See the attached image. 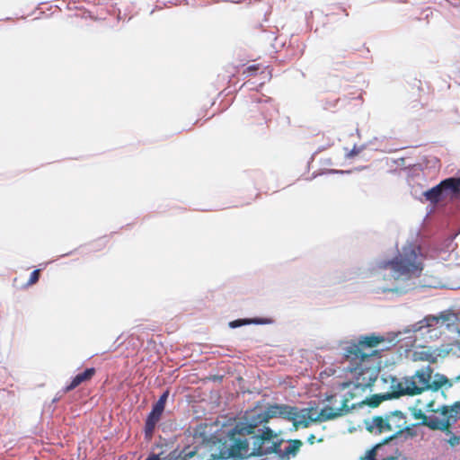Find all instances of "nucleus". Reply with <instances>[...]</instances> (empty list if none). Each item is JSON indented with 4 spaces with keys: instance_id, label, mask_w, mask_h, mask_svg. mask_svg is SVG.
Listing matches in <instances>:
<instances>
[{
    "instance_id": "19",
    "label": "nucleus",
    "mask_w": 460,
    "mask_h": 460,
    "mask_svg": "<svg viewBox=\"0 0 460 460\" xmlns=\"http://www.w3.org/2000/svg\"><path fill=\"white\" fill-rule=\"evenodd\" d=\"M261 66L259 64H253L249 66H247L243 71V74L246 76H252L256 75V73L260 70Z\"/></svg>"
},
{
    "instance_id": "2",
    "label": "nucleus",
    "mask_w": 460,
    "mask_h": 460,
    "mask_svg": "<svg viewBox=\"0 0 460 460\" xmlns=\"http://www.w3.org/2000/svg\"><path fill=\"white\" fill-rule=\"evenodd\" d=\"M385 341L384 336L371 333L347 342L343 349L346 369L351 374L357 387L369 388L376 381L382 357L376 347Z\"/></svg>"
},
{
    "instance_id": "10",
    "label": "nucleus",
    "mask_w": 460,
    "mask_h": 460,
    "mask_svg": "<svg viewBox=\"0 0 460 460\" xmlns=\"http://www.w3.org/2000/svg\"><path fill=\"white\" fill-rule=\"evenodd\" d=\"M347 402H348L347 400H344L342 406L338 409H334L332 407L326 406L323 409H322L321 411L319 412V414L317 416H315L313 420H320L321 422H323V421L337 419L349 411V407H348Z\"/></svg>"
},
{
    "instance_id": "20",
    "label": "nucleus",
    "mask_w": 460,
    "mask_h": 460,
    "mask_svg": "<svg viewBox=\"0 0 460 460\" xmlns=\"http://www.w3.org/2000/svg\"><path fill=\"white\" fill-rule=\"evenodd\" d=\"M40 276V270H35L31 273L30 279L27 282V286H31L39 281Z\"/></svg>"
},
{
    "instance_id": "23",
    "label": "nucleus",
    "mask_w": 460,
    "mask_h": 460,
    "mask_svg": "<svg viewBox=\"0 0 460 460\" xmlns=\"http://www.w3.org/2000/svg\"><path fill=\"white\" fill-rule=\"evenodd\" d=\"M378 289L381 292L385 293L388 291L395 292V291H397L398 288H397V287H394V286H384V287L378 288Z\"/></svg>"
},
{
    "instance_id": "24",
    "label": "nucleus",
    "mask_w": 460,
    "mask_h": 460,
    "mask_svg": "<svg viewBox=\"0 0 460 460\" xmlns=\"http://www.w3.org/2000/svg\"><path fill=\"white\" fill-rule=\"evenodd\" d=\"M380 402V399L377 398V397H372L369 401H368V405H370L371 407H376Z\"/></svg>"
},
{
    "instance_id": "3",
    "label": "nucleus",
    "mask_w": 460,
    "mask_h": 460,
    "mask_svg": "<svg viewBox=\"0 0 460 460\" xmlns=\"http://www.w3.org/2000/svg\"><path fill=\"white\" fill-rule=\"evenodd\" d=\"M422 270L420 247L410 243L403 246L394 260L384 261L378 263L375 274L377 280L383 279L391 281L419 277Z\"/></svg>"
},
{
    "instance_id": "9",
    "label": "nucleus",
    "mask_w": 460,
    "mask_h": 460,
    "mask_svg": "<svg viewBox=\"0 0 460 460\" xmlns=\"http://www.w3.org/2000/svg\"><path fill=\"white\" fill-rule=\"evenodd\" d=\"M385 416L387 421L386 429H388L390 432H393V435L385 438L383 444L395 438L399 434L402 433L404 429L410 430L406 426V416L402 411H394L387 413Z\"/></svg>"
},
{
    "instance_id": "1",
    "label": "nucleus",
    "mask_w": 460,
    "mask_h": 460,
    "mask_svg": "<svg viewBox=\"0 0 460 460\" xmlns=\"http://www.w3.org/2000/svg\"><path fill=\"white\" fill-rule=\"evenodd\" d=\"M263 415H266V410L260 412L256 411L246 412L245 422H238L229 431L219 449L218 456H213L212 460L243 459L277 453L281 440L272 429L264 427L261 432L256 433L260 425L268 422L261 420Z\"/></svg>"
},
{
    "instance_id": "26",
    "label": "nucleus",
    "mask_w": 460,
    "mask_h": 460,
    "mask_svg": "<svg viewBox=\"0 0 460 460\" xmlns=\"http://www.w3.org/2000/svg\"><path fill=\"white\" fill-rule=\"evenodd\" d=\"M146 460H160V457L158 455L152 454Z\"/></svg>"
},
{
    "instance_id": "25",
    "label": "nucleus",
    "mask_w": 460,
    "mask_h": 460,
    "mask_svg": "<svg viewBox=\"0 0 460 460\" xmlns=\"http://www.w3.org/2000/svg\"><path fill=\"white\" fill-rule=\"evenodd\" d=\"M315 442V436L314 434H311L308 438H307V443L310 444V445H314Z\"/></svg>"
},
{
    "instance_id": "4",
    "label": "nucleus",
    "mask_w": 460,
    "mask_h": 460,
    "mask_svg": "<svg viewBox=\"0 0 460 460\" xmlns=\"http://www.w3.org/2000/svg\"><path fill=\"white\" fill-rule=\"evenodd\" d=\"M430 366L422 367L411 376L404 377L402 380H393V394L395 397L402 395H418L425 391H438L444 385L451 387L453 383L446 376L435 374Z\"/></svg>"
},
{
    "instance_id": "15",
    "label": "nucleus",
    "mask_w": 460,
    "mask_h": 460,
    "mask_svg": "<svg viewBox=\"0 0 460 460\" xmlns=\"http://www.w3.org/2000/svg\"><path fill=\"white\" fill-rule=\"evenodd\" d=\"M303 446V442L300 439H291L288 441V446L286 447L283 450V456L287 458L290 456H295L300 447Z\"/></svg>"
},
{
    "instance_id": "18",
    "label": "nucleus",
    "mask_w": 460,
    "mask_h": 460,
    "mask_svg": "<svg viewBox=\"0 0 460 460\" xmlns=\"http://www.w3.org/2000/svg\"><path fill=\"white\" fill-rule=\"evenodd\" d=\"M169 395V392H164L158 399V401L153 405V407L164 411L165 403Z\"/></svg>"
},
{
    "instance_id": "12",
    "label": "nucleus",
    "mask_w": 460,
    "mask_h": 460,
    "mask_svg": "<svg viewBox=\"0 0 460 460\" xmlns=\"http://www.w3.org/2000/svg\"><path fill=\"white\" fill-rule=\"evenodd\" d=\"M444 196L449 195L451 199L460 196V178L451 177L440 182Z\"/></svg>"
},
{
    "instance_id": "28",
    "label": "nucleus",
    "mask_w": 460,
    "mask_h": 460,
    "mask_svg": "<svg viewBox=\"0 0 460 460\" xmlns=\"http://www.w3.org/2000/svg\"><path fill=\"white\" fill-rule=\"evenodd\" d=\"M265 102H266V103H270V106H272V104H271V99H270V98L266 99V100H265Z\"/></svg>"
},
{
    "instance_id": "8",
    "label": "nucleus",
    "mask_w": 460,
    "mask_h": 460,
    "mask_svg": "<svg viewBox=\"0 0 460 460\" xmlns=\"http://www.w3.org/2000/svg\"><path fill=\"white\" fill-rule=\"evenodd\" d=\"M446 356L445 351L433 346L418 345L410 351V358L414 362H428L429 364H436L439 358Z\"/></svg>"
},
{
    "instance_id": "29",
    "label": "nucleus",
    "mask_w": 460,
    "mask_h": 460,
    "mask_svg": "<svg viewBox=\"0 0 460 460\" xmlns=\"http://www.w3.org/2000/svg\"><path fill=\"white\" fill-rule=\"evenodd\" d=\"M323 438H321L317 439V442H320V443H321V442H323Z\"/></svg>"
},
{
    "instance_id": "5",
    "label": "nucleus",
    "mask_w": 460,
    "mask_h": 460,
    "mask_svg": "<svg viewBox=\"0 0 460 460\" xmlns=\"http://www.w3.org/2000/svg\"><path fill=\"white\" fill-rule=\"evenodd\" d=\"M435 402L431 401L427 405V411L433 414L426 415L421 410H415L413 417L420 420V424L432 430L449 432L451 425L460 420V401L450 406L442 405L435 408Z\"/></svg>"
},
{
    "instance_id": "27",
    "label": "nucleus",
    "mask_w": 460,
    "mask_h": 460,
    "mask_svg": "<svg viewBox=\"0 0 460 460\" xmlns=\"http://www.w3.org/2000/svg\"><path fill=\"white\" fill-rule=\"evenodd\" d=\"M358 154V150H355V149H352L349 154H348V157H353L355 155H357Z\"/></svg>"
},
{
    "instance_id": "13",
    "label": "nucleus",
    "mask_w": 460,
    "mask_h": 460,
    "mask_svg": "<svg viewBox=\"0 0 460 460\" xmlns=\"http://www.w3.org/2000/svg\"><path fill=\"white\" fill-rule=\"evenodd\" d=\"M96 370L94 367L86 368L84 372L77 374L71 381V383L64 388L65 393H68L81 384L90 381L95 375Z\"/></svg>"
},
{
    "instance_id": "16",
    "label": "nucleus",
    "mask_w": 460,
    "mask_h": 460,
    "mask_svg": "<svg viewBox=\"0 0 460 460\" xmlns=\"http://www.w3.org/2000/svg\"><path fill=\"white\" fill-rule=\"evenodd\" d=\"M424 196L427 200H429L431 203H438L444 196L440 183L425 191Z\"/></svg>"
},
{
    "instance_id": "17",
    "label": "nucleus",
    "mask_w": 460,
    "mask_h": 460,
    "mask_svg": "<svg viewBox=\"0 0 460 460\" xmlns=\"http://www.w3.org/2000/svg\"><path fill=\"white\" fill-rule=\"evenodd\" d=\"M303 412H306L307 420H301L298 424H302V428H308L313 422H321L320 420H312L319 414L316 407H307L303 409Z\"/></svg>"
},
{
    "instance_id": "30",
    "label": "nucleus",
    "mask_w": 460,
    "mask_h": 460,
    "mask_svg": "<svg viewBox=\"0 0 460 460\" xmlns=\"http://www.w3.org/2000/svg\"><path fill=\"white\" fill-rule=\"evenodd\" d=\"M456 381H460V375L456 377Z\"/></svg>"
},
{
    "instance_id": "14",
    "label": "nucleus",
    "mask_w": 460,
    "mask_h": 460,
    "mask_svg": "<svg viewBox=\"0 0 460 460\" xmlns=\"http://www.w3.org/2000/svg\"><path fill=\"white\" fill-rule=\"evenodd\" d=\"M386 423V416H375L366 421V428L371 433L381 434L389 431Z\"/></svg>"
},
{
    "instance_id": "21",
    "label": "nucleus",
    "mask_w": 460,
    "mask_h": 460,
    "mask_svg": "<svg viewBox=\"0 0 460 460\" xmlns=\"http://www.w3.org/2000/svg\"><path fill=\"white\" fill-rule=\"evenodd\" d=\"M258 323L257 321H253V320H248V319H244V320H235V321H233L229 323L230 327L232 328H236V327H239V326H242L243 324H248V323Z\"/></svg>"
},
{
    "instance_id": "7",
    "label": "nucleus",
    "mask_w": 460,
    "mask_h": 460,
    "mask_svg": "<svg viewBox=\"0 0 460 460\" xmlns=\"http://www.w3.org/2000/svg\"><path fill=\"white\" fill-rule=\"evenodd\" d=\"M272 418H282L287 420L292 421L296 429L302 428V424H298L301 420H307L306 412L298 410L297 407L290 406L288 404H270L266 408V415L261 418L262 421H269Z\"/></svg>"
},
{
    "instance_id": "6",
    "label": "nucleus",
    "mask_w": 460,
    "mask_h": 460,
    "mask_svg": "<svg viewBox=\"0 0 460 460\" xmlns=\"http://www.w3.org/2000/svg\"><path fill=\"white\" fill-rule=\"evenodd\" d=\"M452 314L444 311L438 315L429 314L411 324L410 330L426 341H436L441 337L446 328L450 326Z\"/></svg>"
},
{
    "instance_id": "22",
    "label": "nucleus",
    "mask_w": 460,
    "mask_h": 460,
    "mask_svg": "<svg viewBox=\"0 0 460 460\" xmlns=\"http://www.w3.org/2000/svg\"><path fill=\"white\" fill-rule=\"evenodd\" d=\"M446 433L450 434V438L447 439V443L451 447H456V446L459 445L460 436H456V435L453 434L450 430H449V432H446Z\"/></svg>"
},
{
    "instance_id": "11",
    "label": "nucleus",
    "mask_w": 460,
    "mask_h": 460,
    "mask_svg": "<svg viewBox=\"0 0 460 460\" xmlns=\"http://www.w3.org/2000/svg\"><path fill=\"white\" fill-rule=\"evenodd\" d=\"M163 412L164 411L159 409H156L155 407L152 408V411L148 414V416L146 420V423H145L144 431H145V437L146 439L152 438L155 426L161 420Z\"/></svg>"
}]
</instances>
